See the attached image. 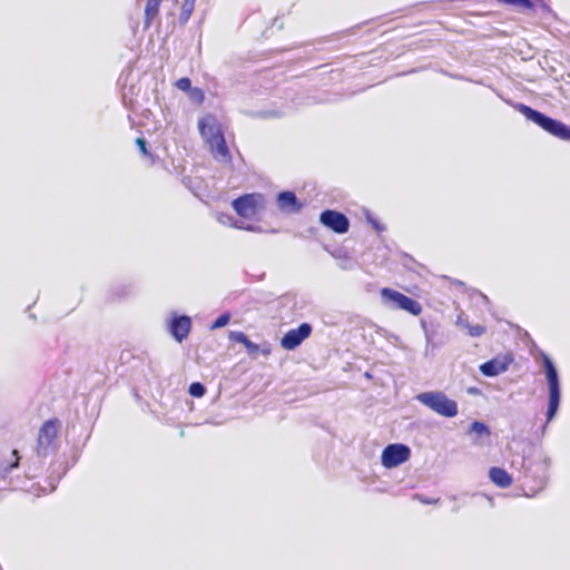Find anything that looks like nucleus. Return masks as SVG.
Masks as SVG:
<instances>
[{
	"label": "nucleus",
	"instance_id": "26",
	"mask_svg": "<svg viewBox=\"0 0 570 570\" xmlns=\"http://www.w3.org/2000/svg\"><path fill=\"white\" fill-rule=\"evenodd\" d=\"M421 326L424 332L426 343L432 344V342L434 340L433 324L431 322H428L425 318H422Z\"/></svg>",
	"mask_w": 570,
	"mask_h": 570
},
{
	"label": "nucleus",
	"instance_id": "39",
	"mask_svg": "<svg viewBox=\"0 0 570 570\" xmlns=\"http://www.w3.org/2000/svg\"><path fill=\"white\" fill-rule=\"evenodd\" d=\"M417 497L420 498L421 502H423L425 504H431V503H434V502L439 501V499L433 500V499H423L420 495H417Z\"/></svg>",
	"mask_w": 570,
	"mask_h": 570
},
{
	"label": "nucleus",
	"instance_id": "10",
	"mask_svg": "<svg viewBox=\"0 0 570 570\" xmlns=\"http://www.w3.org/2000/svg\"><path fill=\"white\" fill-rule=\"evenodd\" d=\"M320 222L336 234H345L350 228L348 218L340 212L325 209L320 215Z\"/></svg>",
	"mask_w": 570,
	"mask_h": 570
},
{
	"label": "nucleus",
	"instance_id": "27",
	"mask_svg": "<svg viewBox=\"0 0 570 570\" xmlns=\"http://www.w3.org/2000/svg\"><path fill=\"white\" fill-rule=\"evenodd\" d=\"M188 392L194 397H202L206 393V387L200 382H194L189 385Z\"/></svg>",
	"mask_w": 570,
	"mask_h": 570
},
{
	"label": "nucleus",
	"instance_id": "4",
	"mask_svg": "<svg viewBox=\"0 0 570 570\" xmlns=\"http://www.w3.org/2000/svg\"><path fill=\"white\" fill-rule=\"evenodd\" d=\"M541 356L548 384L549 400L546 412V422L540 426L535 434L543 438L547 432L548 424L556 417L559 411L561 402V385L559 373L552 360L543 352L541 353Z\"/></svg>",
	"mask_w": 570,
	"mask_h": 570
},
{
	"label": "nucleus",
	"instance_id": "35",
	"mask_svg": "<svg viewBox=\"0 0 570 570\" xmlns=\"http://www.w3.org/2000/svg\"><path fill=\"white\" fill-rule=\"evenodd\" d=\"M443 73L449 76V77H451V78H453V79L472 81L471 79H469V78H466V77H464L462 75H454V73H450V72H445V71H443Z\"/></svg>",
	"mask_w": 570,
	"mask_h": 570
},
{
	"label": "nucleus",
	"instance_id": "1",
	"mask_svg": "<svg viewBox=\"0 0 570 570\" xmlns=\"http://www.w3.org/2000/svg\"><path fill=\"white\" fill-rule=\"evenodd\" d=\"M550 464V458L542 451L533 450L522 459V484L527 497H534L544 489L549 478Z\"/></svg>",
	"mask_w": 570,
	"mask_h": 570
},
{
	"label": "nucleus",
	"instance_id": "38",
	"mask_svg": "<svg viewBox=\"0 0 570 570\" xmlns=\"http://www.w3.org/2000/svg\"><path fill=\"white\" fill-rule=\"evenodd\" d=\"M468 393L471 394V395H476V394H480L481 391L478 389V387H469L468 389Z\"/></svg>",
	"mask_w": 570,
	"mask_h": 570
},
{
	"label": "nucleus",
	"instance_id": "12",
	"mask_svg": "<svg viewBox=\"0 0 570 570\" xmlns=\"http://www.w3.org/2000/svg\"><path fill=\"white\" fill-rule=\"evenodd\" d=\"M312 333V325L302 323L297 328H292L281 340L283 348L293 351L298 347Z\"/></svg>",
	"mask_w": 570,
	"mask_h": 570
},
{
	"label": "nucleus",
	"instance_id": "34",
	"mask_svg": "<svg viewBox=\"0 0 570 570\" xmlns=\"http://www.w3.org/2000/svg\"><path fill=\"white\" fill-rule=\"evenodd\" d=\"M473 297L476 298V302L479 303H482L484 305H488L489 304V298L487 295H484L483 293L479 292V291H475L474 294H473Z\"/></svg>",
	"mask_w": 570,
	"mask_h": 570
},
{
	"label": "nucleus",
	"instance_id": "21",
	"mask_svg": "<svg viewBox=\"0 0 570 570\" xmlns=\"http://www.w3.org/2000/svg\"><path fill=\"white\" fill-rule=\"evenodd\" d=\"M218 220L224 225H230L238 229H246V230H250V232L259 230V227H256L253 225L244 226L243 222L235 220L234 217L228 214H220L218 217Z\"/></svg>",
	"mask_w": 570,
	"mask_h": 570
},
{
	"label": "nucleus",
	"instance_id": "2",
	"mask_svg": "<svg viewBox=\"0 0 570 570\" xmlns=\"http://www.w3.org/2000/svg\"><path fill=\"white\" fill-rule=\"evenodd\" d=\"M202 138L207 142L213 157L223 164L232 163V155L226 144L222 124L213 114H207L198 120Z\"/></svg>",
	"mask_w": 570,
	"mask_h": 570
},
{
	"label": "nucleus",
	"instance_id": "25",
	"mask_svg": "<svg viewBox=\"0 0 570 570\" xmlns=\"http://www.w3.org/2000/svg\"><path fill=\"white\" fill-rule=\"evenodd\" d=\"M421 326L424 332L426 343L432 344V342L434 340L433 324L431 322H428L425 318H422Z\"/></svg>",
	"mask_w": 570,
	"mask_h": 570
},
{
	"label": "nucleus",
	"instance_id": "29",
	"mask_svg": "<svg viewBox=\"0 0 570 570\" xmlns=\"http://www.w3.org/2000/svg\"><path fill=\"white\" fill-rule=\"evenodd\" d=\"M464 327L468 330L469 332V335L472 336V337H479L481 335H483L487 331V327L484 325H470V324H464Z\"/></svg>",
	"mask_w": 570,
	"mask_h": 570
},
{
	"label": "nucleus",
	"instance_id": "13",
	"mask_svg": "<svg viewBox=\"0 0 570 570\" xmlns=\"http://www.w3.org/2000/svg\"><path fill=\"white\" fill-rule=\"evenodd\" d=\"M190 330L191 318L187 315L173 314L168 321V331L170 335L179 343L188 337Z\"/></svg>",
	"mask_w": 570,
	"mask_h": 570
},
{
	"label": "nucleus",
	"instance_id": "37",
	"mask_svg": "<svg viewBox=\"0 0 570 570\" xmlns=\"http://www.w3.org/2000/svg\"><path fill=\"white\" fill-rule=\"evenodd\" d=\"M456 324L464 327V324H470L466 318L461 314L458 316Z\"/></svg>",
	"mask_w": 570,
	"mask_h": 570
},
{
	"label": "nucleus",
	"instance_id": "16",
	"mask_svg": "<svg viewBox=\"0 0 570 570\" xmlns=\"http://www.w3.org/2000/svg\"><path fill=\"white\" fill-rule=\"evenodd\" d=\"M466 434L471 438L473 444L483 445L489 441L491 430L485 423L473 421L470 424Z\"/></svg>",
	"mask_w": 570,
	"mask_h": 570
},
{
	"label": "nucleus",
	"instance_id": "36",
	"mask_svg": "<svg viewBox=\"0 0 570 570\" xmlns=\"http://www.w3.org/2000/svg\"><path fill=\"white\" fill-rule=\"evenodd\" d=\"M352 265H353L352 261L351 259H346L340 266H341L342 269H351Z\"/></svg>",
	"mask_w": 570,
	"mask_h": 570
},
{
	"label": "nucleus",
	"instance_id": "32",
	"mask_svg": "<svg viewBox=\"0 0 570 570\" xmlns=\"http://www.w3.org/2000/svg\"><path fill=\"white\" fill-rule=\"evenodd\" d=\"M177 89L187 92L193 86L191 80L187 77H183L176 81Z\"/></svg>",
	"mask_w": 570,
	"mask_h": 570
},
{
	"label": "nucleus",
	"instance_id": "24",
	"mask_svg": "<svg viewBox=\"0 0 570 570\" xmlns=\"http://www.w3.org/2000/svg\"><path fill=\"white\" fill-rule=\"evenodd\" d=\"M136 144H137L141 155L145 158H147L150 164H155L156 163V157L148 150L147 141L142 137H139V138L136 139Z\"/></svg>",
	"mask_w": 570,
	"mask_h": 570
},
{
	"label": "nucleus",
	"instance_id": "20",
	"mask_svg": "<svg viewBox=\"0 0 570 570\" xmlns=\"http://www.w3.org/2000/svg\"><path fill=\"white\" fill-rule=\"evenodd\" d=\"M161 0H147L145 8V28H149L158 17Z\"/></svg>",
	"mask_w": 570,
	"mask_h": 570
},
{
	"label": "nucleus",
	"instance_id": "11",
	"mask_svg": "<svg viewBox=\"0 0 570 570\" xmlns=\"http://www.w3.org/2000/svg\"><path fill=\"white\" fill-rule=\"evenodd\" d=\"M514 358L510 353L498 355L479 367L480 372L487 377H493L507 372Z\"/></svg>",
	"mask_w": 570,
	"mask_h": 570
},
{
	"label": "nucleus",
	"instance_id": "7",
	"mask_svg": "<svg viewBox=\"0 0 570 570\" xmlns=\"http://www.w3.org/2000/svg\"><path fill=\"white\" fill-rule=\"evenodd\" d=\"M232 205L240 217L253 218L264 208L265 197L258 193L245 194L234 199Z\"/></svg>",
	"mask_w": 570,
	"mask_h": 570
},
{
	"label": "nucleus",
	"instance_id": "28",
	"mask_svg": "<svg viewBox=\"0 0 570 570\" xmlns=\"http://www.w3.org/2000/svg\"><path fill=\"white\" fill-rule=\"evenodd\" d=\"M365 218L368 224L380 234L385 230V226L376 219L370 210L365 212Z\"/></svg>",
	"mask_w": 570,
	"mask_h": 570
},
{
	"label": "nucleus",
	"instance_id": "23",
	"mask_svg": "<svg viewBox=\"0 0 570 570\" xmlns=\"http://www.w3.org/2000/svg\"><path fill=\"white\" fill-rule=\"evenodd\" d=\"M186 94L189 100L196 105H202L205 100L204 90L199 87H191Z\"/></svg>",
	"mask_w": 570,
	"mask_h": 570
},
{
	"label": "nucleus",
	"instance_id": "18",
	"mask_svg": "<svg viewBox=\"0 0 570 570\" xmlns=\"http://www.w3.org/2000/svg\"><path fill=\"white\" fill-rule=\"evenodd\" d=\"M490 480L499 488L505 489L512 483V476L502 468L493 466L489 471Z\"/></svg>",
	"mask_w": 570,
	"mask_h": 570
},
{
	"label": "nucleus",
	"instance_id": "30",
	"mask_svg": "<svg viewBox=\"0 0 570 570\" xmlns=\"http://www.w3.org/2000/svg\"><path fill=\"white\" fill-rule=\"evenodd\" d=\"M229 321H230V314L227 312L223 313L210 325V330H217V328L224 327L225 325H227L229 323Z\"/></svg>",
	"mask_w": 570,
	"mask_h": 570
},
{
	"label": "nucleus",
	"instance_id": "31",
	"mask_svg": "<svg viewBox=\"0 0 570 570\" xmlns=\"http://www.w3.org/2000/svg\"><path fill=\"white\" fill-rule=\"evenodd\" d=\"M533 3L534 7L532 9H535L539 13L554 16L551 8L543 0H534Z\"/></svg>",
	"mask_w": 570,
	"mask_h": 570
},
{
	"label": "nucleus",
	"instance_id": "3",
	"mask_svg": "<svg viewBox=\"0 0 570 570\" xmlns=\"http://www.w3.org/2000/svg\"><path fill=\"white\" fill-rule=\"evenodd\" d=\"M492 89L501 99H503L508 105L512 106L515 110L521 112L529 121H532L533 124H535L537 126H539L540 128H542L543 130L559 139L570 141V126L563 124L560 120L553 119L547 116L546 114L535 110L522 102H513L510 99H504L498 92V90H495L494 88Z\"/></svg>",
	"mask_w": 570,
	"mask_h": 570
},
{
	"label": "nucleus",
	"instance_id": "9",
	"mask_svg": "<svg viewBox=\"0 0 570 570\" xmlns=\"http://www.w3.org/2000/svg\"><path fill=\"white\" fill-rule=\"evenodd\" d=\"M411 454L410 448L405 444H389L382 452V464L385 468H395L409 460Z\"/></svg>",
	"mask_w": 570,
	"mask_h": 570
},
{
	"label": "nucleus",
	"instance_id": "5",
	"mask_svg": "<svg viewBox=\"0 0 570 570\" xmlns=\"http://www.w3.org/2000/svg\"><path fill=\"white\" fill-rule=\"evenodd\" d=\"M415 399L441 416L451 419L459 413L458 403L442 391L423 392Z\"/></svg>",
	"mask_w": 570,
	"mask_h": 570
},
{
	"label": "nucleus",
	"instance_id": "33",
	"mask_svg": "<svg viewBox=\"0 0 570 570\" xmlns=\"http://www.w3.org/2000/svg\"><path fill=\"white\" fill-rule=\"evenodd\" d=\"M67 472V468L65 466L62 472L57 475V478H53L52 475L49 476V484H50V491H53L56 489V484L59 482V480L65 475Z\"/></svg>",
	"mask_w": 570,
	"mask_h": 570
},
{
	"label": "nucleus",
	"instance_id": "19",
	"mask_svg": "<svg viewBox=\"0 0 570 570\" xmlns=\"http://www.w3.org/2000/svg\"><path fill=\"white\" fill-rule=\"evenodd\" d=\"M229 340L236 343H242L246 347L249 355H255L259 351L258 344L252 342L243 332L233 331L229 333Z\"/></svg>",
	"mask_w": 570,
	"mask_h": 570
},
{
	"label": "nucleus",
	"instance_id": "8",
	"mask_svg": "<svg viewBox=\"0 0 570 570\" xmlns=\"http://www.w3.org/2000/svg\"><path fill=\"white\" fill-rule=\"evenodd\" d=\"M58 429L56 420L46 421L39 430L37 454L39 456H47L53 449V442L57 438Z\"/></svg>",
	"mask_w": 570,
	"mask_h": 570
},
{
	"label": "nucleus",
	"instance_id": "6",
	"mask_svg": "<svg viewBox=\"0 0 570 570\" xmlns=\"http://www.w3.org/2000/svg\"><path fill=\"white\" fill-rule=\"evenodd\" d=\"M381 298L383 304L391 309L406 311L415 316L422 312V305L416 299L389 287L381 289Z\"/></svg>",
	"mask_w": 570,
	"mask_h": 570
},
{
	"label": "nucleus",
	"instance_id": "14",
	"mask_svg": "<svg viewBox=\"0 0 570 570\" xmlns=\"http://www.w3.org/2000/svg\"><path fill=\"white\" fill-rule=\"evenodd\" d=\"M131 70H124L118 79V83L121 87V98L122 102L127 108H134L135 97L137 96L139 89L136 87L134 82L130 81Z\"/></svg>",
	"mask_w": 570,
	"mask_h": 570
},
{
	"label": "nucleus",
	"instance_id": "17",
	"mask_svg": "<svg viewBox=\"0 0 570 570\" xmlns=\"http://www.w3.org/2000/svg\"><path fill=\"white\" fill-rule=\"evenodd\" d=\"M20 456L17 450L0 451V478L6 479L13 469L19 466Z\"/></svg>",
	"mask_w": 570,
	"mask_h": 570
},
{
	"label": "nucleus",
	"instance_id": "15",
	"mask_svg": "<svg viewBox=\"0 0 570 570\" xmlns=\"http://www.w3.org/2000/svg\"><path fill=\"white\" fill-rule=\"evenodd\" d=\"M277 208L285 214H297L303 208V203L296 197L294 191H281L276 196Z\"/></svg>",
	"mask_w": 570,
	"mask_h": 570
},
{
	"label": "nucleus",
	"instance_id": "22",
	"mask_svg": "<svg viewBox=\"0 0 570 570\" xmlns=\"http://www.w3.org/2000/svg\"><path fill=\"white\" fill-rule=\"evenodd\" d=\"M195 3H196V0H184V2L181 4V11L179 14V22L181 24H185L189 20L190 16L195 9Z\"/></svg>",
	"mask_w": 570,
	"mask_h": 570
}]
</instances>
